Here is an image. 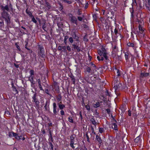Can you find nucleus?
Here are the masks:
<instances>
[{
    "mask_svg": "<svg viewBox=\"0 0 150 150\" xmlns=\"http://www.w3.org/2000/svg\"><path fill=\"white\" fill-rule=\"evenodd\" d=\"M4 20L6 23V24L7 25H9L11 23V18L10 16L8 17V18H4Z\"/></svg>",
    "mask_w": 150,
    "mask_h": 150,
    "instance_id": "ddd939ff",
    "label": "nucleus"
},
{
    "mask_svg": "<svg viewBox=\"0 0 150 150\" xmlns=\"http://www.w3.org/2000/svg\"><path fill=\"white\" fill-rule=\"evenodd\" d=\"M13 88V91H15L16 92V93H18V91L17 90V89L15 86H14V87H12Z\"/></svg>",
    "mask_w": 150,
    "mask_h": 150,
    "instance_id": "37998d69",
    "label": "nucleus"
},
{
    "mask_svg": "<svg viewBox=\"0 0 150 150\" xmlns=\"http://www.w3.org/2000/svg\"><path fill=\"white\" fill-rule=\"evenodd\" d=\"M62 2H64V3H66L68 4H71L72 3V2L71 1L67 0H62Z\"/></svg>",
    "mask_w": 150,
    "mask_h": 150,
    "instance_id": "4be33fe9",
    "label": "nucleus"
},
{
    "mask_svg": "<svg viewBox=\"0 0 150 150\" xmlns=\"http://www.w3.org/2000/svg\"><path fill=\"white\" fill-rule=\"evenodd\" d=\"M26 13L30 17L32 18L33 17V16L32 14V13L30 11L28 10V9H27L25 11Z\"/></svg>",
    "mask_w": 150,
    "mask_h": 150,
    "instance_id": "2eb2a0df",
    "label": "nucleus"
},
{
    "mask_svg": "<svg viewBox=\"0 0 150 150\" xmlns=\"http://www.w3.org/2000/svg\"><path fill=\"white\" fill-rule=\"evenodd\" d=\"M68 121L71 123H73L74 122L72 118V117L71 116H70L68 118Z\"/></svg>",
    "mask_w": 150,
    "mask_h": 150,
    "instance_id": "58836bf2",
    "label": "nucleus"
},
{
    "mask_svg": "<svg viewBox=\"0 0 150 150\" xmlns=\"http://www.w3.org/2000/svg\"><path fill=\"white\" fill-rule=\"evenodd\" d=\"M114 33H115V34L116 36H117V34H119V35L120 36H121V34H120V33H118V30L116 28H115V29Z\"/></svg>",
    "mask_w": 150,
    "mask_h": 150,
    "instance_id": "72a5a7b5",
    "label": "nucleus"
},
{
    "mask_svg": "<svg viewBox=\"0 0 150 150\" xmlns=\"http://www.w3.org/2000/svg\"><path fill=\"white\" fill-rule=\"evenodd\" d=\"M30 72V75H34V71L33 70H31Z\"/></svg>",
    "mask_w": 150,
    "mask_h": 150,
    "instance_id": "e2e57ef3",
    "label": "nucleus"
},
{
    "mask_svg": "<svg viewBox=\"0 0 150 150\" xmlns=\"http://www.w3.org/2000/svg\"><path fill=\"white\" fill-rule=\"evenodd\" d=\"M139 140V137H138L136 138H135V139L134 142H135L137 143L138 142Z\"/></svg>",
    "mask_w": 150,
    "mask_h": 150,
    "instance_id": "603ef678",
    "label": "nucleus"
},
{
    "mask_svg": "<svg viewBox=\"0 0 150 150\" xmlns=\"http://www.w3.org/2000/svg\"><path fill=\"white\" fill-rule=\"evenodd\" d=\"M49 134H50V138L51 139L52 142H53V138L52 137V133L51 132H49Z\"/></svg>",
    "mask_w": 150,
    "mask_h": 150,
    "instance_id": "8fccbe9b",
    "label": "nucleus"
},
{
    "mask_svg": "<svg viewBox=\"0 0 150 150\" xmlns=\"http://www.w3.org/2000/svg\"><path fill=\"white\" fill-rule=\"evenodd\" d=\"M69 42L72 43L73 42V40L72 37H70L69 39Z\"/></svg>",
    "mask_w": 150,
    "mask_h": 150,
    "instance_id": "5fc2aeb1",
    "label": "nucleus"
},
{
    "mask_svg": "<svg viewBox=\"0 0 150 150\" xmlns=\"http://www.w3.org/2000/svg\"><path fill=\"white\" fill-rule=\"evenodd\" d=\"M48 104V108H49V102H48L47 101L46 102V103L45 104V105L44 106V107H47V105Z\"/></svg>",
    "mask_w": 150,
    "mask_h": 150,
    "instance_id": "bf43d9fd",
    "label": "nucleus"
},
{
    "mask_svg": "<svg viewBox=\"0 0 150 150\" xmlns=\"http://www.w3.org/2000/svg\"><path fill=\"white\" fill-rule=\"evenodd\" d=\"M146 76H139V79L140 81L145 80V78Z\"/></svg>",
    "mask_w": 150,
    "mask_h": 150,
    "instance_id": "5701e85b",
    "label": "nucleus"
},
{
    "mask_svg": "<svg viewBox=\"0 0 150 150\" xmlns=\"http://www.w3.org/2000/svg\"><path fill=\"white\" fill-rule=\"evenodd\" d=\"M29 80L31 82V83L33 84H34L35 83V82H34L33 81V77L32 76H30L28 78Z\"/></svg>",
    "mask_w": 150,
    "mask_h": 150,
    "instance_id": "412c9836",
    "label": "nucleus"
},
{
    "mask_svg": "<svg viewBox=\"0 0 150 150\" xmlns=\"http://www.w3.org/2000/svg\"><path fill=\"white\" fill-rule=\"evenodd\" d=\"M58 4L59 5V10L60 11H62V9L63 8V6L62 4L60 2H59L58 3Z\"/></svg>",
    "mask_w": 150,
    "mask_h": 150,
    "instance_id": "a211bd4d",
    "label": "nucleus"
},
{
    "mask_svg": "<svg viewBox=\"0 0 150 150\" xmlns=\"http://www.w3.org/2000/svg\"><path fill=\"white\" fill-rule=\"evenodd\" d=\"M1 9L2 11H7L8 12L9 11V8L11 10L13 9V6L11 3L10 2L9 6L6 5L4 6L3 5H1L0 6Z\"/></svg>",
    "mask_w": 150,
    "mask_h": 150,
    "instance_id": "f03ea898",
    "label": "nucleus"
},
{
    "mask_svg": "<svg viewBox=\"0 0 150 150\" xmlns=\"http://www.w3.org/2000/svg\"><path fill=\"white\" fill-rule=\"evenodd\" d=\"M13 137H14L15 138L17 136H18V134H17L16 133H14L13 132Z\"/></svg>",
    "mask_w": 150,
    "mask_h": 150,
    "instance_id": "49530a36",
    "label": "nucleus"
},
{
    "mask_svg": "<svg viewBox=\"0 0 150 150\" xmlns=\"http://www.w3.org/2000/svg\"><path fill=\"white\" fill-rule=\"evenodd\" d=\"M127 54L128 53H125V56L126 60H127L128 59V56Z\"/></svg>",
    "mask_w": 150,
    "mask_h": 150,
    "instance_id": "680f3d73",
    "label": "nucleus"
},
{
    "mask_svg": "<svg viewBox=\"0 0 150 150\" xmlns=\"http://www.w3.org/2000/svg\"><path fill=\"white\" fill-rule=\"evenodd\" d=\"M103 51L104 53H103L102 55H103V57L105 58V57L107 56L105 48L103 49Z\"/></svg>",
    "mask_w": 150,
    "mask_h": 150,
    "instance_id": "a878e982",
    "label": "nucleus"
},
{
    "mask_svg": "<svg viewBox=\"0 0 150 150\" xmlns=\"http://www.w3.org/2000/svg\"><path fill=\"white\" fill-rule=\"evenodd\" d=\"M106 110L107 111V113L108 114H110V111L109 109H106Z\"/></svg>",
    "mask_w": 150,
    "mask_h": 150,
    "instance_id": "774afa93",
    "label": "nucleus"
},
{
    "mask_svg": "<svg viewBox=\"0 0 150 150\" xmlns=\"http://www.w3.org/2000/svg\"><path fill=\"white\" fill-rule=\"evenodd\" d=\"M72 37L76 39V41H78L79 37L76 35L75 31H72L71 34Z\"/></svg>",
    "mask_w": 150,
    "mask_h": 150,
    "instance_id": "0eeeda50",
    "label": "nucleus"
},
{
    "mask_svg": "<svg viewBox=\"0 0 150 150\" xmlns=\"http://www.w3.org/2000/svg\"><path fill=\"white\" fill-rule=\"evenodd\" d=\"M4 26V23L3 21H0V27L1 28Z\"/></svg>",
    "mask_w": 150,
    "mask_h": 150,
    "instance_id": "a19ab883",
    "label": "nucleus"
},
{
    "mask_svg": "<svg viewBox=\"0 0 150 150\" xmlns=\"http://www.w3.org/2000/svg\"><path fill=\"white\" fill-rule=\"evenodd\" d=\"M127 45L129 47H134V44L132 43L129 42L127 43Z\"/></svg>",
    "mask_w": 150,
    "mask_h": 150,
    "instance_id": "e433bc0d",
    "label": "nucleus"
},
{
    "mask_svg": "<svg viewBox=\"0 0 150 150\" xmlns=\"http://www.w3.org/2000/svg\"><path fill=\"white\" fill-rule=\"evenodd\" d=\"M53 89L55 90L57 92L59 93L60 92L59 87L58 85H53L52 86Z\"/></svg>",
    "mask_w": 150,
    "mask_h": 150,
    "instance_id": "423d86ee",
    "label": "nucleus"
},
{
    "mask_svg": "<svg viewBox=\"0 0 150 150\" xmlns=\"http://www.w3.org/2000/svg\"><path fill=\"white\" fill-rule=\"evenodd\" d=\"M49 143L50 146L51 147V149H50V150H53L54 146L53 145V144H52V143L51 142H50Z\"/></svg>",
    "mask_w": 150,
    "mask_h": 150,
    "instance_id": "79ce46f5",
    "label": "nucleus"
},
{
    "mask_svg": "<svg viewBox=\"0 0 150 150\" xmlns=\"http://www.w3.org/2000/svg\"><path fill=\"white\" fill-rule=\"evenodd\" d=\"M100 106V104L99 102H97L96 103V104H94L93 105V107L95 108H96L99 107V106Z\"/></svg>",
    "mask_w": 150,
    "mask_h": 150,
    "instance_id": "bb28decb",
    "label": "nucleus"
},
{
    "mask_svg": "<svg viewBox=\"0 0 150 150\" xmlns=\"http://www.w3.org/2000/svg\"><path fill=\"white\" fill-rule=\"evenodd\" d=\"M114 126V128L115 130H117V126L115 123H113L112 124ZM112 128H113L112 127Z\"/></svg>",
    "mask_w": 150,
    "mask_h": 150,
    "instance_id": "473e14b6",
    "label": "nucleus"
},
{
    "mask_svg": "<svg viewBox=\"0 0 150 150\" xmlns=\"http://www.w3.org/2000/svg\"><path fill=\"white\" fill-rule=\"evenodd\" d=\"M77 18L78 20L79 21H81L83 20V18L80 16H78Z\"/></svg>",
    "mask_w": 150,
    "mask_h": 150,
    "instance_id": "0e129e2a",
    "label": "nucleus"
},
{
    "mask_svg": "<svg viewBox=\"0 0 150 150\" xmlns=\"http://www.w3.org/2000/svg\"><path fill=\"white\" fill-rule=\"evenodd\" d=\"M112 55L113 57H114L116 55L118 56L117 51H118V47L116 45H113L112 44Z\"/></svg>",
    "mask_w": 150,
    "mask_h": 150,
    "instance_id": "7ed1b4c3",
    "label": "nucleus"
},
{
    "mask_svg": "<svg viewBox=\"0 0 150 150\" xmlns=\"http://www.w3.org/2000/svg\"><path fill=\"white\" fill-rule=\"evenodd\" d=\"M72 46L73 47L74 50H76L78 52H79L81 51V49L78 45L73 44L72 45Z\"/></svg>",
    "mask_w": 150,
    "mask_h": 150,
    "instance_id": "f8f14e48",
    "label": "nucleus"
},
{
    "mask_svg": "<svg viewBox=\"0 0 150 150\" xmlns=\"http://www.w3.org/2000/svg\"><path fill=\"white\" fill-rule=\"evenodd\" d=\"M77 14L78 15H81V11H80V9H78L77 11Z\"/></svg>",
    "mask_w": 150,
    "mask_h": 150,
    "instance_id": "6e6d98bb",
    "label": "nucleus"
},
{
    "mask_svg": "<svg viewBox=\"0 0 150 150\" xmlns=\"http://www.w3.org/2000/svg\"><path fill=\"white\" fill-rule=\"evenodd\" d=\"M95 76H91V80L92 82L93 81H95L98 79V77H94Z\"/></svg>",
    "mask_w": 150,
    "mask_h": 150,
    "instance_id": "393cba45",
    "label": "nucleus"
},
{
    "mask_svg": "<svg viewBox=\"0 0 150 150\" xmlns=\"http://www.w3.org/2000/svg\"><path fill=\"white\" fill-rule=\"evenodd\" d=\"M38 54L41 57L44 58L45 57V52L44 48L42 46H41L40 45H38Z\"/></svg>",
    "mask_w": 150,
    "mask_h": 150,
    "instance_id": "f257e3e1",
    "label": "nucleus"
},
{
    "mask_svg": "<svg viewBox=\"0 0 150 150\" xmlns=\"http://www.w3.org/2000/svg\"><path fill=\"white\" fill-rule=\"evenodd\" d=\"M1 17L4 19L8 18L10 16L7 11H2L1 13Z\"/></svg>",
    "mask_w": 150,
    "mask_h": 150,
    "instance_id": "39448f33",
    "label": "nucleus"
},
{
    "mask_svg": "<svg viewBox=\"0 0 150 150\" xmlns=\"http://www.w3.org/2000/svg\"><path fill=\"white\" fill-rule=\"evenodd\" d=\"M75 137H74L73 135H71L70 137V143H74Z\"/></svg>",
    "mask_w": 150,
    "mask_h": 150,
    "instance_id": "cd10ccee",
    "label": "nucleus"
},
{
    "mask_svg": "<svg viewBox=\"0 0 150 150\" xmlns=\"http://www.w3.org/2000/svg\"><path fill=\"white\" fill-rule=\"evenodd\" d=\"M63 49L64 50H66V47L65 46H59L58 47V50H62Z\"/></svg>",
    "mask_w": 150,
    "mask_h": 150,
    "instance_id": "aec40b11",
    "label": "nucleus"
},
{
    "mask_svg": "<svg viewBox=\"0 0 150 150\" xmlns=\"http://www.w3.org/2000/svg\"><path fill=\"white\" fill-rule=\"evenodd\" d=\"M84 79L88 83L90 84H92L91 76L89 77V76H87L84 77Z\"/></svg>",
    "mask_w": 150,
    "mask_h": 150,
    "instance_id": "9b49d317",
    "label": "nucleus"
},
{
    "mask_svg": "<svg viewBox=\"0 0 150 150\" xmlns=\"http://www.w3.org/2000/svg\"><path fill=\"white\" fill-rule=\"evenodd\" d=\"M146 100H147V104H149V105H150V98H147Z\"/></svg>",
    "mask_w": 150,
    "mask_h": 150,
    "instance_id": "69168bd1",
    "label": "nucleus"
},
{
    "mask_svg": "<svg viewBox=\"0 0 150 150\" xmlns=\"http://www.w3.org/2000/svg\"><path fill=\"white\" fill-rule=\"evenodd\" d=\"M32 21H33L34 23H37V21L36 20H35V18H34V16H33V17H32Z\"/></svg>",
    "mask_w": 150,
    "mask_h": 150,
    "instance_id": "a18cd8bd",
    "label": "nucleus"
},
{
    "mask_svg": "<svg viewBox=\"0 0 150 150\" xmlns=\"http://www.w3.org/2000/svg\"><path fill=\"white\" fill-rule=\"evenodd\" d=\"M86 71L88 72H90L91 71V68L90 67H87L86 68Z\"/></svg>",
    "mask_w": 150,
    "mask_h": 150,
    "instance_id": "338daca9",
    "label": "nucleus"
},
{
    "mask_svg": "<svg viewBox=\"0 0 150 150\" xmlns=\"http://www.w3.org/2000/svg\"><path fill=\"white\" fill-rule=\"evenodd\" d=\"M84 106L89 111L90 110V107L88 104L84 105Z\"/></svg>",
    "mask_w": 150,
    "mask_h": 150,
    "instance_id": "4c0bfd02",
    "label": "nucleus"
},
{
    "mask_svg": "<svg viewBox=\"0 0 150 150\" xmlns=\"http://www.w3.org/2000/svg\"><path fill=\"white\" fill-rule=\"evenodd\" d=\"M45 6L48 9H50L51 8V6H50V4L47 2H46Z\"/></svg>",
    "mask_w": 150,
    "mask_h": 150,
    "instance_id": "2f4dec72",
    "label": "nucleus"
},
{
    "mask_svg": "<svg viewBox=\"0 0 150 150\" xmlns=\"http://www.w3.org/2000/svg\"><path fill=\"white\" fill-rule=\"evenodd\" d=\"M91 121L92 124H93L94 125H96V122L95 119L94 118H91Z\"/></svg>",
    "mask_w": 150,
    "mask_h": 150,
    "instance_id": "f704fd0d",
    "label": "nucleus"
},
{
    "mask_svg": "<svg viewBox=\"0 0 150 150\" xmlns=\"http://www.w3.org/2000/svg\"><path fill=\"white\" fill-rule=\"evenodd\" d=\"M149 74V73H145L144 71H142L141 74V75H148Z\"/></svg>",
    "mask_w": 150,
    "mask_h": 150,
    "instance_id": "c03bdc74",
    "label": "nucleus"
},
{
    "mask_svg": "<svg viewBox=\"0 0 150 150\" xmlns=\"http://www.w3.org/2000/svg\"><path fill=\"white\" fill-rule=\"evenodd\" d=\"M70 78H71V80H72L73 81V83L74 84H75V81L76 80L74 78V76H70Z\"/></svg>",
    "mask_w": 150,
    "mask_h": 150,
    "instance_id": "7c9ffc66",
    "label": "nucleus"
},
{
    "mask_svg": "<svg viewBox=\"0 0 150 150\" xmlns=\"http://www.w3.org/2000/svg\"><path fill=\"white\" fill-rule=\"evenodd\" d=\"M70 21L72 23H75L76 25H77V20L75 16L72 17L71 19H70Z\"/></svg>",
    "mask_w": 150,
    "mask_h": 150,
    "instance_id": "1a4fd4ad",
    "label": "nucleus"
},
{
    "mask_svg": "<svg viewBox=\"0 0 150 150\" xmlns=\"http://www.w3.org/2000/svg\"><path fill=\"white\" fill-rule=\"evenodd\" d=\"M99 132L101 133H102L104 131V128H103L99 127Z\"/></svg>",
    "mask_w": 150,
    "mask_h": 150,
    "instance_id": "ea45409f",
    "label": "nucleus"
},
{
    "mask_svg": "<svg viewBox=\"0 0 150 150\" xmlns=\"http://www.w3.org/2000/svg\"><path fill=\"white\" fill-rule=\"evenodd\" d=\"M114 72L115 73V72L116 73L117 75H120V70L117 69L116 68H115L114 69Z\"/></svg>",
    "mask_w": 150,
    "mask_h": 150,
    "instance_id": "b1692460",
    "label": "nucleus"
},
{
    "mask_svg": "<svg viewBox=\"0 0 150 150\" xmlns=\"http://www.w3.org/2000/svg\"><path fill=\"white\" fill-rule=\"evenodd\" d=\"M53 113L54 114H56L57 113V111L56 110V108H57V106L56 105V104L55 103H53Z\"/></svg>",
    "mask_w": 150,
    "mask_h": 150,
    "instance_id": "4468645a",
    "label": "nucleus"
},
{
    "mask_svg": "<svg viewBox=\"0 0 150 150\" xmlns=\"http://www.w3.org/2000/svg\"><path fill=\"white\" fill-rule=\"evenodd\" d=\"M139 33L143 35V36L144 37L145 34V32L144 30L142 28L141 26L139 25Z\"/></svg>",
    "mask_w": 150,
    "mask_h": 150,
    "instance_id": "6e6552de",
    "label": "nucleus"
},
{
    "mask_svg": "<svg viewBox=\"0 0 150 150\" xmlns=\"http://www.w3.org/2000/svg\"><path fill=\"white\" fill-rule=\"evenodd\" d=\"M13 132H9V136L10 137H11L13 136Z\"/></svg>",
    "mask_w": 150,
    "mask_h": 150,
    "instance_id": "052dcab7",
    "label": "nucleus"
},
{
    "mask_svg": "<svg viewBox=\"0 0 150 150\" xmlns=\"http://www.w3.org/2000/svg\"><path fill=\"white\" fill-rule=\"evenodd\" d=\"M56 98L58 102L61 101L62 99V96L60 94H59L56 97Z\"/></svg>",
    "mask_w": 150,
    "mask_h": 150,
    "instance_id": "6ab92c4d",
    "label": "nucleus"
},
{
    "mask_svg": "<svg viewBox=\"0 0 150 150\" xmlns=\"http://www.w3.org/2000/svg\"><path fill=\"white\" fill-rule=\"evenodd\" d=\"M82 105L83 106L85 105V103H84V98L83 97L82 98Z\"/></svg>",
    "mask_w": 150,
    "mask_h": 150,
    "instance_id": "4d7b16f0",
    "label": "nucleus"
},
{
    "mask_svg": "<svg viewBox=\"0 0 150 150\" xmlns=\"http://www.w3.org/2000/svg\"><path fill=\"white\" fill-rule=\"evenodd\" d=\"M15 45H16V47L20 51L21 50V49L20 48V47H19V46L17 44V43H16Z\"/></svg>",
    "mask_w": 150,
    "mask_h": 150,
    "instance_id": "13d9d810",
    "label": "nucleus"
},
{
    "mask_svg": "<svg viewBox=\"0 0 150 150\" xmlns=\"http://www.w3.org/2000/svg\"><path fill=\"white\" fill-rule=\"evenodd\" d=\"M37 96V93L35 92L32 98L33 99V100L32 101L33 102H34L35 101H36L38 100V99L36 98V96Z\"/></svg>",
    "mask_w": 150,
    "mask_h": 150,
    "instance_id": "dca6fc26",
    "label": "nucleus"
},
{
    "mask_svg": "<svg viewBox=\"0 0 150 150\" xmlns=\"http://www.w3.org/2000/svg\"><path fill=\"white\" fill-rule=\"evenodd\" d=\"M96 138L98 142L100 144V145L103 144V140L101 139L100 137V136L98 135H96Z\"/></svg>",
    "mask_w": 150,
    "mask_h": 150,
    "instance_id": "9d476101",
    "label": "nucleus"
},
{
    "mask_svg": "<svg viewBox=\"0 0 150 150\" xmlns=\"http://www.w3.org/2000/svg\"><path fill=\"white\" fill-rule=\"evenodd\" d=\"M69 38V36L66 35L65 36L64 38V42L65 45H67V40Z\"/></svg>",
    "mask_w": 150,
    "mask_h": 150,
    "instance_id": "c85d7f7f",
    "label": "nucleus"
},
{
    "mask_svg": "<svg viewBox=\"0 0 150 150\" xmlns=\"http://www.w3.org/2000/svg\"><path fill=\"white\" fill-rule=\"evenodd\" d=\"M35 103V105L36 107H38L39 106V101L38 100L34 102Z\"/></svg>",
    "mask_w": 150,
    "mask_h": 150,
    "instance_id": "de8ad7c7",
    "label": "nucleus"
},
{
    "mask_svg": "<svg viewBox=\"0 0 150 150\" xmlns=\"http://www.w3.org/2000/svg\"><path fill=\"white\" fill-rule=\"evenodd\" d=\"M5 114L8 116H9L10 115V112L8 111H5Z\"/></svg>",
    "mask_w": 150,
    "mask_h": 150,
    "instance_id": "09e8293b",
    "label": "nucleus"
},
{
    "mask_svg": "<svg viewBox=\"0 0 150 150\" xmlns=\"http://www.w3.org/2000/svg\"><path fill=\"white\" fill-rule=\"evenodd\" d=\"M103 53H104V52H103V50H102V51H101L100 50H99L98 51V54L100 56H101L102 55Z\"/></svg>",
    "mask_w": 150,
    "mask_h": 150,
    "instance_id": "c9c22d12",
    "label": "nucleus"
},
{
    "mask_svg": "<svg viewBox=\"0 0 150 150\" xmlns=\"http://www.w3.org/2000/svg\"><path fill=\"white\" fill-rule=\"evenodd\" d=\"M57 105L60 110H62L64 108H65V105H64L60 104V103H58Z\"/></svg>",
    "mask_w": 150,
    "mask_h": 150,
    "instance_id": "f3484780",
    "label": "nucleus"
},
{
    "mask_svg": "<svg viewBox=\"0 0 150 150\" xmlns=\"http://www.w3.org/2000/svg\"><path fill=\"white\" fill-rule=\"evenodd\" d=\"M95 114L96 115V117H99V112H98L97 110L96 109L95 110Z\"/></svg>",
    "mask_w": 150,
    "mask_h": 150,
    "instance_id": "3c124183",
    "label": "nucleus"
},
{
    "mask_svg": "<svg viewBox=\"0 0 150 150\" xmlns=\"http://www.w3.org/2000/svg\"><path fill=\"white\" fill-rule=\"evenodd\" d=\"M115 81H116V83H115L114 84V88H115V91H117L118 90H119L120 89V88L122 86V84L118 81H115Z\"/></svg>",
    "mask_w": 150,
    "mask_h": 150,
    "instance_id": "20e7f679",
    "label": "nucleus"
},
{
    "mask_svg": "<svg viewBox=\"0 0 150 150\" xmlns=\"http://www.w3.org/2000/svg\"><path fill=\"white\" fill-rule=\"evenodd\" d=\"M45 23H46L45 22L42 23V29H43V30L45 31H46V30L45 29H46V26L45 24Z\"/></svg>",
    "mask_w": 150,
    "mask_h": 150,
    "instance_id": "c756f323",
    "label": "nucleus"
},
{
    "mask_svg": "<svg viewBox=\"0 0 150 150\" xmlns=\"http://www.w3.org/2000/svg\"><path fill=\"white\" fill-rule=\"evenodd\" d=\"M86 136L87 137V141L88 142H90L89 138L88 136V133H86Z\"/></svg>",
    "mask_w": 150,
    "mask_h": 150,
    "instance_id": "864d4df0",
    "label": "nucleus"
}]
</instances>
